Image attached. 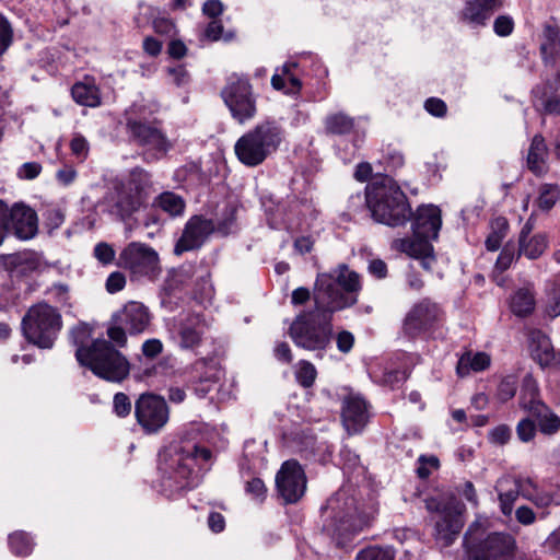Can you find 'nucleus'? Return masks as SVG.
<instances>
[{"mask_svg":"<svg viewBox=\"0 0 560 560\" xmlns=\"http://www.w3.org/2000/svg\"><path fill=\"white\" fill-rule=\"evenodd\" d=\"M361 289L359 273L346 265L331 272L318 273L314 287V310L296 316L290 326L293 342L307 350L325 349L332 334V314L353 306Z\"/></svg>","mask_w":560,"mask_h":560,"instance_id":"nucleus-1","label":"nucleus"},{"mask_svg":"<svg viewBox=\"0 0 560 560\" xmlns=\"http://www.w3.org/2000/svg\"><path fill=\"white\" fill-rule=\"evenodd\" d=\"M73 342L78 346L75 358L82 366L90 369L94 375L108 382L120 383L130 372V363L119 352L113 341L97 338L90 345L83 341L90 337L91 329L86 324H79L71 330Z\"/></svg>","mask_w":560,"mask_h":560,"instance_id":"nucleus-2","label":"nucleus"},{"mask_svg":"<svg viewBox=\"0 0 560 560\" xmlns=\"http://www.w3.org/2000/svg\"><path fill=\"white\" fill-rule=\"evenodd\" d=\"M365 200L376 222L398 226L405 224L411 215L406 195L392 179H384L369 186Z\"/></svg>","mask_w":560,"mask_h":560,"instance_id":"nucleus-3","label":"nucleus"},{"mask_svg":"<svg viewBox=\"0 0 560 560\" xmlns=\"http://www.w3.org/2000/svg\"><path fill=\"white\" fill-rule=\"evenodd\" d=\"M323 512L331 518V532L338 539V545H345L354 535L369 526V517L358 511L354 498L345 490L331 495Z\"/></svg>","mask_w":560,"mask_h":560,"instance_id":"nucleus-4","label":"nucleus"},{"mask_svg":"<svg viewBox=\"0 0 560 560\" xmlns=\"http://www.w3.org/2000/svg\"><path fill=\"white\" fill-rule=\"evenodd\" d=\"M485 526L476 520L464 536V547L469 560H509L515 550V539L505 533H491L481 539Z\"/></svg>","mask_w":560,"mask_h":560,"instance_id":"nucleus-5","label":"nucleus"},{"mask_svg":"<svg viewBox=\"0 0 560 560\" xmlns=\"http://www.w3.org/2000/svg\"><path fill=\"white\" fill-rule=\"evenodd\" d=\"M61 328L59 311L45 301L32 305L22 318L23 335L28 342L42 349L52 347Z\"/></svg>","mask_w":560,"mask_h":560,"instance_id":"nucleus-6","label":"nucleus"},{"mask_svg":"<svg viewBox=\"0 0 560 560\" xmlns=\"http://www.w3.org/2000/svg\"><path fill=\"white\" fill-rule=\"evenodd\" d=\"M280 142V129L276 121H265L243 135L235 143L234 151L241 163L246 166L261 164L275 152Z\"/></svg>","mask_w":560,"mask_h":560,"instance_id":"nucleus-7","label":"nucleus"},{"mask_svg":"<svg viewBox=\"0 0 560 560\" xmlns=\"http://www.w3.org/2000/svg\"><path fill=\"white\" fill-rule=\"evenodd\" d=\"M150 186L149 173L135 167L127 179L115 186L110 196V211L121 220L130 218L147 200V188Z\"/></svg>","mask_w":560,"mask_h":560,"instance_id":"nucleus-8","label":"nucleus"},{"mask_svg":"<svg viewBox=\"0 0 560 560\" xmlns=\"http://www.w3.org/2000/svg\"><path fill=\"white\" fill-rule=\"evenodd\" d=\"M150 322L149 308L140 302L129 301L112 315L106 334L116 347L124 348L127 345V331L130 335L142 334Z\"/></svg>","mask_w":560,"mask_h":560,"instance_id":"nucleus-9","label":"nucleus"},{"mask_svg":"<svg viewBox=\"0 0 560 560\" xmlns=\"http://www.w3.org/2000/svg\"><path fill=\"white\" fill-rule=\"evenodd\" d=\"M233 223L234 219L232 217L215 225L210 219L202 215H192L186 222L173 252L176 256H180L186 252L199 249L215 230L223 235L229 234Z\"/></svg>","mask_w":560,"mask_h":560,"instance_id":"nucleus-10","label":"nucleus"},{"mask_svg":"<svg viewBox=\"0 0 560 560\" xmlns=\"http://www.w3.org/2000/svg\"><path fill=\"white\" fill-rule=\"evenodd\" d=\"M221 96L229 107L232 117L240 124L252 120L257 112L256 100L247 79L231 75L221 91Z\"/></svg>","mask_w":560,"mask_h":560,"instance_id":"nucleus-11","label":"nucleus"},{"mask_svg":"<svg viewBox=\"0 0 560 560\" xmlns=\"http://www.w3.org/2000/svg\"><path fill=\"white\" fill-rule=\"evenodd\" d=\"M119 266L130 271L133 277H155L160 271L159 254L151 246L129 243L119 254Z\"/></svg>","mask_w":560,"mask_h":560,"instance_id":"nucleus-12","label":"nucleus"},{"mask_svg":"<svg viewBox=\"0 0 560 560\" xmlns=\"http://www.w3.org/2000/svg\"><path fill=\"white\" fill-rule=\"evenodd\" d=\"M135 416L145 433L159 432L170 419L165 399L154 394H142L135 404Z\"/></svg>","mask_w":560,"mask_h":560,"instance_id":"nucleus-13","label":"nucleus"},{"mask_svg":"<svg viewBox=\"0 0 560 560\" xmlns=\"http://www.w3.org/2000/svg\"><path fill=\"white\" fill-rule=\"evenodd\" d=\"M438 520L435 521L434 537L442 547L451 546L458 537L464 526L465 505L452 500L436 508Z\"/></svg>","mask_w":560,"mask_h":560,"instance_id":"nucleus-14","label":"nucleus"},{"mask_svg":"<svg viewBox=\"0 0 560 560\" xmlns=\"http://www.w3.org/2000/svg\"><path fill=\"white\" fill-rule=\"evenodd\" d=\"M127 130L133 142L148 150L165 154L172 148L165 133L153 122L128 119Z\"/></svg>","mask_w":560,"mask_h":560,"instance_id":"nucleus-15","label":"nucleus"},{"mask_svg":"<svg viewBox=\"0 0 560 560\" xmlns=\"http://www.w3.org/2000/svg\"><path fill=\"white\" fill-rule=\"evenodd\" d=\"M307 478L303 467L294 459L282 463V502H299L306 491Z\"/></svg>","mask_w":560,"mask_h":560,"instance_id":"nucleus-16","label":"nucleus"},{"mask_svg":"<svg viewBox=\"0 0 560 560\" xmlns=\"http://www.w3.org/2000/svg\"><path fill=\"white\" fill-rule=\"evenodd\" d=\"M441 317V311L435 303L422 300L407 314L404 330L410 337H416L431 328Z\"/></svg>","mask_w":560,"mask_h":560,"instance_id":"nucleus-17","label":"nucleus"},{"mask_svg":"<svg viewBox=\"0 0 560 560\" xmlns=\"http://www.w3.org/2000/svg\"><path fill=\"white\" fill-rule=\"evenodd\" d=\"M370 419L369 405L359 395H349L342 401L341 420L348 434L361 433Z\"/></svg>","mask_w":560,"mask_h":560,"instance_id":"nucleus-18","label":"nucleus"},{"mask_svg":"<svg viewBox=\"0 0 560 560\" xmlns=\"http://www.w3.org/2000/svg\"><path fill=\"white\" fill-rule=\"evenodd\" d=\"M9 213L10 231L12 230L18 238L26 241L37 234V214L32 208L15 203L9 208Z\"/></svg>","mask_w":560,"mask_h":560,"instance_id":"nucleus-19","label":"nucleus"},{"mask_svg":"<svg viewBox=\"0 0 560 560\" xmlns=\"http://www.w3.org/2000/svg\"><path fill=\"white\" fill-rule=\"evenodd\" d=\"M442 225L441 210L436 206H421L412 222L413 236L436 240Z\"/></svg>","mask_w":560,"mask_h":560,"instance_id":"nucleus-20","label":"nucleus"},{"mask_svg":"<svg viewBox=\"0 0 560 560\" xmlns=\"http://www.w3.org/2000/svg\"><path fill=\"white\" fill-rule=\"evenodd\" d=\"M212 453L209 448L199 445H187L180 448L176 459L175 472L180 478L188 480L196 465L209 463Z\"/></svg>","mask_w":560,"mask_h":560,"instance_id":"nucleus-21","label":"nucleus"},{"mask_svg":"<svg viewBox=\"0 0 560 560\" xmlns=\"http://www.w3.org/2000/svg\"><path fill=\"white\" fill-rule=\"evenodd\" d=\"M534 224L528 220L523 226L518 235L517 257L524 255L526 258L534 260L539 258L548 247V240L545 234H535L530 236Z\"/></svg>","mask_w":560,"mask_h":560,"instance_id":"nucleus-22","label":"nucleus"},{"mask_svg":"<svg viewBox=\"0 0 560 560\" xmlns=\"http://www.w3.org/2000/svg\"><path fill=\"white\" fill-rule=\"evenodd\" d=\"M528 348L530 357L541 368L549 366L555 360V351L550 338L540 329L528 331Z\"/></svg>","mask_w":560,"mask_h":560,"instance_id":"nucleus-23","label":"nucleus"},{"mask_svg":"<svg viewBox=\"0 0 560 560\" xmlns=\"http://www.w3.org/2000/svg\"><path fill=\"white\" fill-rule=\"evenodd\" d=\"M540 54L545 65L555 66L560 58V27L546 24L542 31Z\"/></svg>","mask_w":560,"mask_h":560,"instance_id":"nucleus-24","label":"nucleus"},{"mask_svg":"<svg viewBox=\"0 0 560 560\" xmlns=\"http://www.w3.org/2000/svg\"><path fill=\"white\" fill-rule=\"evenodd\" d=\"M495 490L498 492L501 512L505 516H510L521 491L516 483V478L510 476L500 478L497 481Z\"/></svg>","mask_w":560,"mask_h":560,"instance_id":"nucleus-25","label":"nucleus"},{"mask_svg":"<svg viewBox=\"0 0 560 560\" xmlns=\"http://www.w3.org/2000/svg\"><path fill=\"white\" fill-rule=\"evenodd\" d=\"M206 323L199 316L189 317L179 329V345L185 349H192L200 345L206 331Z\"/></svg>","mask_w":560,"mask_h":560,"instance_id":"nucleus-26","label":"nucleus"},{"mask_svg":"<svg viewBox=\"0 0 560 560\" xmlns=\"http://www.w3.org/2000/svg\"><path fill=\"white\" fill-rule=\"evenodd\" d=\"M547 155L548 150L544 137L541 135L534 136L527 154L528 168L536 175H541L546 173Z\"/></svg>","mask_w":560,"mask_h":560,"instance_id":"nucleus-27","label":"nucleus"},{"mask_svg":"<svg viewBox=\"0 0 560 560\" xmlns=\"http://www.w3.org/2000/svg\"><path fill=\"white\" fill-rule=\"evenodd\" d=\"M492 14L493 12L477 0H466L458 14V19L470 26L479 27L485 26Z\"/></svg>","mask_w":560,"mask_h":560,"instance_id":"nucleus-28","label":"nucleus"},{"mask_svg":"<svg viewBox=\"0 0 560 560\" xmlns=\"http://www.w3.org/2000/svg\"><path fill=\"white\" fill-rule=\"evenodd\" d=\"M490 362L491 359L486 352H465L457 362V375L464 377L470 372H481L489 368Z\"/></svg>","mask_w":560,"mask_h":560,"instance_id":"nucleus-29","label":"nucleus"},{"mask_svg":"<svg viewBox=\"0 0 560 560\" xmlns=\"http://www.w3.org/2000/svg\"><path fill=\"white\" fill-rule=\"evenodd\" d=\"M551 91H553V85L551 82H547L542 86H536L533 90V95L545 114L560 115V98Z\"/></svg>","mask_w":560,"mask_h":560,"instance_id":"nucleus-30","label":"nucleus"},{"mask_svg":"<svg viewBox=\"0 0 560 560\" xmlns=\"http://www.w3.org/2000/svg\"><path fill=\"white\" fill-rule=\"evenodd\" d=\"M74 102L82 106L96 107L101 105L98 88L89 82H77L71 89Z\"/></svg>","mask_w":560,"mask_h":560,"instance_id":"nucleus-31","label":"nucleus"},{"mask_svg":"<svg viewBox=\"0 0 560 560\" xmlns=\"http://www.w3.org/2000/svg\"><path fill=\"white\" fill-rule=\"evenodd\" d=\"M354 118L342 112L329 114L324 120L325 131L328 135H349L354 129Z\"/></svg>","mask_w":560,"mask_h":560,"instance_id":"nucleus-32","label":"nucleus"},{"mask_svg":"<svg viewBox=\"0 0 560 560\" xmlns=\"http://www.w3.org/2000/svg\"><path fill=\"white\" fill-rule=\"evenodd\" d=\"M534 292L527 288L517 290L512 296L510 307L513 314L520 317L528 316L535 310Z\"/></svg>","mask_w":560,"mask_h":560,"instance_id":"nucleus-33","label":"nucleus"},{"mask_svg":"<svg viewBox=\"0 0 560 560\" xmlns=\"http://www.w3.org/2000/svg\"><path fill=\"white\" fill-rule=\"evenodd\" d=\"M538 405H545L538 397V385L532 375H526L522 384L520 406L533 413Z\"/></svg>","mask_w":560,"mask_h":560,"instance_id":"nucleus-34","label":"nucleus"},{"mask_svg":"<svg viewBox=\"0 0 560 560\" xmlns=\"http://www.w3.org/2000/svg\"><path fill=\"white\" fill-rule=\"evenodd\" d=\"M538 421L539 431L546 435H553L560 430V418L546 405H538L530 413Z\"/></svg>","mask_w":560,"mask_h":560,"instance_id":"nucleus-35","label":"nucleus"},{"mask_svg":"<svg viewBox=\"0 0 560 560\" xmlns=\"http://www.w3.org/2000/svg\"><path fill=\"white\" fill-rule=\"evenodd\" d=\"M490 229L491 231L486 238L485 245L489 252H495L508 235L509 222L505 218L498 217L491 221Z\"/></svg>","mask_w":560,"mask_h":560,"instance_id":"nucleus-36","label":"nucleus"},{"mask_svg":"<svg viewBox=\"0 0 560 560\" xmlns=\"http://www.w3.org/2000/svg\"><path fill=\"white\" fill-rule=\"evenodd\" d=\"M155 203L171 217L182 215L186 207L185 200L172 191L162 192L155 199Z\"/></svg>","mask_w":560,"mask_h":560,"instance_id":"nucleus-37","label":"nucleus"},{"mask_svg":"<svg viewBox=\"0 0 560 560\" xmlns=\"http://www.w3.org/2000/svg\"><path fill=\"white\" fill-rule=\"evenodd\" d=\"M432 238H420L416 237L410 238H404L397 241L398 248L409 255L410 257H413L416 259L420 258L425 253H429L430 250H433V246L430 243Z\"/></svg>","mask_w":560,"mask_h":560,"instance_id":"nucleus-38","label":"nucleus"},{"mask_svg":"<svg viewBox=\"0 0 560 560\" xmlns=\"http://www.w3.org/2000/svg\"><path fill=\"white\" fill-rule=\"evenodd\" d=\"M295 62H285L282 65V93L288 95H296L302 89V82L299 75L292 72L293 68H296Z\"/></svg>","mask_w":560,"mask_h":560,"instance_id":"nucleus-39","label":"nucleus"},{"mask_svg":"<svg viewBox=\"0 0 560 560\" xmlns=\"http://www.w3.org/2000/svg\"><path fill=\"white\" fill-rule=\"evenodd\" d=\"M33 546L34 544L31 536L23 530H18L9 535L10 550L16 556H28L33 550Z\"/></svg>","mask_w":560,"mask_h":560,"instance_id":"nucleus-40","label":"nucleus"},{"mask_svg":"<svg viewBox=\"0 0 560 560\" xmlns=\"http://www.w3.org/2000/svg\"><path fill=\"white\" fill-rule=\"evenodd\" d=\"M560 197V188L558 185L544 184L539 189L537 206L542 211L551 210Z\"/></svg>","mask_w":560,"mask_h":560,"instance_id":"nucleus-41","label":"nucleus"},{"mask_svg":"<svg viewBox=\"0 0 560 560\" xmlns=\"http://www.w3.org/2000/svg\"><path fill=\"white\" fill-rule=\"evenodd\" d=\"M357 560H394L395 550L392 547L371 546L357 555Z\"/></svg>","mask_w":560,"mask_h":560,"instance_id":"nucleus-42","label":"nucleus"},{"mask_svg":"<svg viewBox=\"0 0 560 560\" xmlns=\"http://www.w3.org/2000/svg\"><path fill=\"white\" fill-rule=\"evenodd\" d=\"M294 375L296 382L307 388L314 384L317 372L312 363L300 361L294 368Z\"/></svg>","mask_w":560,"mask_h":560,"instance_id":"nucleus-43","label":"nucleus"},{"mask_svg":"<svg viewBox=\"0 0 560 560\" xmlns=\"http://www.w3.org/2000/svg\"><path fill=\"white\" fill-rule=\"evenodd\" d=\"M45 295L48 301L54 302L60 307L70 306V295L69 288L66 284L57 283L47 288L45 291Z\"/></svg>","mask_w":560,"mask_h":560,"instance_id":"nucleus-44","label":"nucleus"},{"mask_svg":"<svg viewBox=\"0 0 560 560\" xmlns=\"http://www.w3.org/2000/svg\"><path fill=\"white\" fill-rule=\"evenodd\" d=\"M517 389V382L514 376H506L504 377L497 390V398L501 402H506L508 400L512 399L516 393Z\"/></svg>","mask_w":560,"mask_h":560,"instance_id":"nucleus-45","label":"nucleus"},{"mask_svg":"<svg viewBox=\"0 0 560 560\" xmlns=\"http://www.w3.org/2000/svg\"><path fill=\"white\" fill-rule=\"evenodd\" d=\"M517 258L513 244L508 243L498 256L494 267L498 271L503 272L508 270Z\"/></svg>","mask_w":560,"mask_h":560,"instance_id":"nucleus-46","label":"nucleus"},{"mask_svg":"<svg viewBox=\"0 0 560 560\" xmlns=\"http://www.w3.org/2000/svg\"><path fill=\"white\" fill-rule=\"evenodd\" d=\"M70 150L72 155H74L80 162H83L89 155L90 145L82 135L77 133L70 141Z\"/></svg>","mask_w":560,"mask_h":560,"instance_id":"nucleus-47","label":"nucleus"},{"mask_svg":"<svg viewBox=\"0 0 560 560\" xmlns=\"http://www.w3.org/2000/svg\"><path fill=\"white\" fill-rule=\"evenodd\" d=\"M43 215L45 226L48 229L49 233L59 229L65 222V213L59 208H49Z\"/></svg>","mask_w":560,"mask_h":560,"instance_id":"nucleus-48","label":"nucleus"},{"mask_svg":"<svg viewBox=\"0 0 560 560\" xmlns=\"http://www.w3.org/2000/svg\"><path fill=\"white\" fill-rule=\"evenodd\" d=\"M440 466L439 458L436 456L421 455L418 458L417 475L421 479H425L431 475V469H438Z\"/></svg>","mask_w":560,"mask_h":560,"instance_id":"nucleus-49","label":"nucleus"},{"mask_svg":"<svg viewBox=\"0 0 560 560\" xmlns=\"http://www.w3.org/2000/svg\"><path fill=\"white\" fill-rule=\"evenodd\" d=\"M511 435L512 431L509 425L499 424L489 431L488 440L494 445H504L510 441Z\"/></svg>","mask_w":560,"mask_h":560,"instance_id":"nucleus-50","label":"nucleus"},{"mask_svg":"<svg viewBox=\"0 0 560 560\" xmlns=\"http://www.w3.org/2000/svg\"><path fill=\"white\" fill-rule=\"evenodd\" d=\"M13 39V30L9 21L0 14V56L11 46Z\"/></svg>","mask_w":560,"mask_h":560,"instance_id":"nucleus-51","label":"nucleus"},{"mask_svg":"<svg viewBox=\"0 0 560 560\" xmlns=\"http://www.w3.org/2000/svg\"><path fill=\"white\" fill-rule=\"evenodd\" d=\"M517 438L524 442H530L536 435V425L528 418L522 419L516 425Z\"/></svg>","mask_w":560,"mask_h":560,"instance_id":"nucleus-52","label":"nucleus"},{"mask_svg":"<svg viewBox=\"0 0 560 560\" xmlns=\"http://www.w3.org/2000/svg\"><path fill=\"white\" fill-rule=\"evenodd\" d=\"M113 408L114 412L118 417L125 418L130 415L132 405L129 397L125 393H117L113 399Z\"/></svg>","mask_w":560,"mask_h":560,"instance_id":"nucleus-53","label":"nucleus"},{"mask_svg":"<svg viewBox=\"0 0 560 560\" xmlns=\"http://www.w3.org/2000/svg\"><path fill=\"white\" fill-rule=\"evenodd\" d=\"M94 257L103 265H109L115 259V250L108 243L101 242L94 247Z\"/></svg>","mask_w":560,"mask_h":560,"instance_id":"nucleus-54","label":"nucleus"},{"mask_svg":"<svg viewBox=\"0 0 560 560\" xmlns=\"http://www.w3.org/2000/svg\"><path fill=\"white\" fill-rule=\"evenodd\" d=\"M167 73L172 82L178 86H186L190 81V75L183 65L167 68Z\"/></svg>","mask_w":560,"mask_h":560,"instance_id":"nucleus-55","label":"nucleus"},{"mask_svg":"<svg viewBox=\"0 0 560 560\" xmlns=\"http://www.w3.org/2000/svg\"><path fill=\"white\" fill-rule=\"evenodd\" d=\"M126 285V277L120 271L112 272L105 283L108 293L114 294L121 291Z\"/></svg>","mask_w":560,"mask_h":560,"instance_id":"nucleus-56","label":"nucleus"},{"mask_svg":"<svg viewBox=\"0 0 560 560\" xmlns=\"http://www.w3.org/2000/svg\"><path fill=\"white\" fill-rule=\"evenodd\" d=\"M514 28V22L512 18L508 15H500L494 20L493 30L499 36H509Z\"/></svg>","mask_w":560,"mask_h":560,"instance_id":"nucleus-57","label":"nucleus"},{"mask_svg":"<svg viewBox=\"0 0 560 560\" xmlns=\"http://www.w3.org/2000/svg\"><path fill=\"white\" fill-rule=\"evenodd\" d=\"M425 110L435 117H444L447 106L445 102L439 97H430L424 103Z\"/></svg>","mask_w":560,"mask_h":560,"instance_id":"nucleus-58","label":"nucleus"},{"mask_svg":"<svg viewBox=\"0 0 560 560\" xmlns=\"http://www.w3.org/2000/svg\"><path fill=\"white\" fill-rule=\"evenodd\" d=\"M42 172V165L37 162H26L18 170V177L21 179H34Z\"/></svg>","mask_w":560,"mask_h":560,"instance_id":"nucleus-59","label":"nucleus"},{"mask_svg":"<svg viewBox=\"0 0 560 560\" xmlns=\"http://www.w3.org/2000/svg\"><path fill=\"white\" fill-rule=\"evenodd\" d=\"M245 490L248 494L253 495L254 499L262 500L267 492L265 483L259 478H253L246 482Z\"/></svg>","mask_w":560,"mask_h":560,"instance_id":"nucleus-60","label":"nucleus"},{"mask_svg":"<svg viewBox=\"0 0 560 560\" xmlns=\"http://www.w3.org/2000/svg\"><path fill=\"white\" fill-rule=\"evenodd\" d=\"M9 215L8 205L0 199V245L3 244L8 233L10 232Z\"/></svg>","mask_w":560,"mask_h":560,"instance_id":"nucleus-61","label":"nucleus"},{"mask_svg":"<svg viewBox=\"0 0 560 560\" xmlns=\"http://www.w3.org/2000/svg\"><path fill=\"white\" fill-rule=\"evenodd\" d=\"M337 348L342 353H348L351 351L354 345V336L352 332L348 330H342L338 332L336 337Z\"/></svg>","mask_w":560,"mask_h":560,"instance_id":"nucleus-62","label":"nucleus"},{"mask_svg":"<svg viewBox=\"0 0 560 560\" xmlns=\"http://www.w3.org/2000/svg\"><path fill=\"white\" fill-rule=\"evenodd\" d=\"M525 499L532 501L538 508H547L553 501V497L547 492H525Z\"/></svg>","mask_w":560,"mask_h":560,"instance_id":"nucleus-63","label":"nucleus"},{"mask_svg":"<svg viewBox=\"0 0 560 560\" xmlns=\"http://www.w3.org/2000/svg\"><path fill=\"white\" fill-rule=\"evenodd\" d=\"M163 350V345L161 340L159 339H148L142 343V353L147 358H155L158 357Z\"/></svg>","mask_w":560,"mask_h":560,"instance_id":"nucleus-64","label":"nucleus"}]
</instances>
